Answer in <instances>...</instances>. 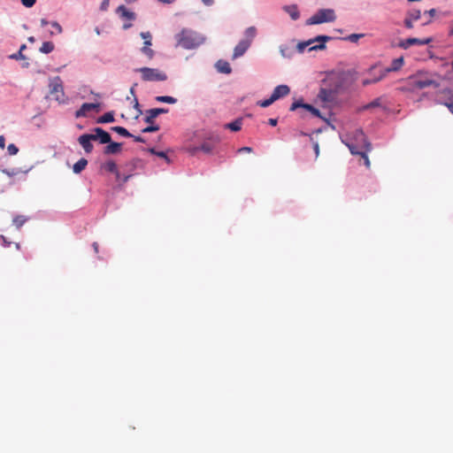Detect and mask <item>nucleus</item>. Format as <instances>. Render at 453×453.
Masks as SVG:
<instances>
[{"label": "nucleus", "instance_id": "f257e3e1", "mask_svg": "<svg viewBox=\"0 0 453 453\" xmlns=\"http://www.w3.org/2000/svg\"><path fill=\"white\" fill-rule=\"evenodd\" d=\"M177 41L185 49H194L204 42V37L195 31L183 29L177 35Z\"/></svg>", "mask_w": 453, "mask_h": 453}, {"label": "nucleus", "instance_id": "f03ea898", "mask_svg": "<svg viewBox=\"0 0 453 453\" xmlns=\"http://www.w3.org/2000/svg\"><path fill=\"white\" fill-rule=\"evenodd\" d=\"M335 19L336 15L333 9H320L309 18L305 24L307 26L319 25L326 22H334Z\"/></svg>", "mask_w": 453, "mask_h": 453}, {"label": "nucleus", "instance_id": "7ed1b4c3", "mask_svg": "<svg viewBox=\"0 0 453 453\" xmlns=\"http://www.w3.org/2000/svg\"><path fill=\"white\" fill-rule=\"evenodd\" d=\"M332 38L327 35H318L314 39L308 40L306 42H302L297 44V50L299 52H303V50L309 47V50H318L326 49L325 43L330 41Z\"/></svg>", "mask_w": 453, "mask_h": 453}, {"label": "nucleus", "instance_id": "20e7f679", "mask_svg": "<svg viewBox=\"0 0 453 453\" xmlns=\"http://www.w3.org/2000/svg\"><path fill=\"white\" fill-rule=\"evenodd\" d=\"M142 74V79L145 81H164L167 79V75L156 68L142 67L137 69Z\"/></svg>", "mask_w": 453, "mask_h": 453}, {"label": "nucleus", "instance_id": "39448f33", "mask_svg": "<svg viewBox=\"0 0 453 453\" xmlns=\"http://www.w3.org/2000/svg\"><path fill=\"white\" fill-rule=\"evenodd\" d=\"M411 88L422 89L427 87L438 88L439 83L430 78H421L418 76L410 77L408 80Z\"/></svg>", "mask_w": 453, "mask_h": 453}, {"label": "nucleus", "instance_id": "423d86ee", "mask_svg": "<svg viewBox=\"0 0 453 453\" xmlns=\"http://www.w3.org/2000/svg\"><path fill=\"white\" fill-rule=\"evenodd\" d=\"M220 142V138L219 135H212L209 138V141L203 142L200 147L196 148L195 150H202L204 153L210 154L212 152L216 144Z\"/></svg>", "mask_w": 453, "mask_h": 453}, {"label": "nucleus", "instance_id": "0eeeda50", "mask_svg": "<svg viewBox=\"0 0 453 453\" xmlns=\"http://www.w3.org/2000/svg\"><path fill=\"white\" fill-rule=\"evenodd\" d=\"M94 140L95 137L90 134H81L78 138L79 143L81 145V147L87 153H90L93 150V144L91 143V142Z\"/></svg>", "mask_w": 453, "mask_h": 453}, {"label": "nucleus", "instance_id": "6e6552de", "mask_svg": "<svg viewBox=\"0 0 453 453\" xmlns=\"http://www.w3.org/2000/svg\"><path fill=\"white\" fill-rule=\"evenodd\" d=\"M93 132L94 133L91 134L95 137L94 141H97L98 140L100 142V143H102V144L109 143L111 142V135L109 134V133H107L106 131H104L101 127L94 128Z\"/></svg>", "mask_w": 453, "mask_h": 453}, {"label": "nucleus", "instance_id": "1a4fd4ad", "mask_svg": "<svg viewBox=\"0 0 453 453\" xmlns=\"http://www.w3.org/2000/svg\"><path fill=\"white\" fill-rule=\"evenodd\" d=\"M168 111H169L168 109H165V108L150 109V110L146 111V117L144 119V121L148 124H153L154 119L156 118H158V115L163 114V113H167Z\"/></svg>", "mask_w": 453, "mask_h": 453}, {"label": "nucleus", "instance_id": "9d476101", "mask_svg": "<svg viewBox=\"0 0 453 453\" xmlns=\"http://www.w3.org/2000/svg\"><path fill=\"white\" fill-rule=\"evenodd\" d=\"M298 108L305 109L306 111H310L315 117H319V118L321 117L320 112L317 108L313 107L311 104H303L300 101L294 102L290 106V111H296Z\"/></svg>", "mask_w": 453, "mask_h": 453}, {"label": "nucleus", "instance_id": "9b49d317", "mask_svg": "<svg viewBox=\"0 0 453 453\" xmlns=\"http://www.w3.org/2000/svg\"><path fill=\"white\" fill-rule=\"evenodd\" d=\"M431 41H432V39H430V38L424 39V40L418 39V38H408L404 41H402L399 43V46L403 49H408L414 44H418V45L428 44L429 42H431Z\"/></svg>", "mask_w": 453, "mask_h": 453}, {"label": "nucleus", "instance_id": "f8f14e48", "mask_svg": "<svg viewBox=\"0 0 453 453\" xmlns=\"http://www.w3.org/2000/svg\"><path fill=\"white\" fill-rule=\"evenodd\" d=\"M318 98L323 103H331L335 98V93L332 89L322 88L318 94Z\"/></svg>", "mask_w": 453, "mask_h": 453}, {"label": "nucleus", "instance_id": "ddd939ff", "mask_svg": "<svg viewBox=\"0 0 453 453\" xmlns=\"http://www.w3.org/2000/svg\"><path fill=\"white\" fill-rule=\"evenodd\" d=\"M100 104H93V103H85L83 104L81 108L76 111L75 116L77 118L80 117H85L87 115V112L92 110H97L99 109Z\"/></svg>", "mask_w": 453, "mask_h": 453}, {"label": "nucleus", "instance_id": "4468645a", "mask_svg": "<svg viewBox=\"0 0 453 453\" xmlns=\"http://www.w3.org/2000/svg\"><path fill=\"white\" fill-rule=\"evenodd\" d=\"M290 88L288 85H279L273 89L271 96L276 101L281 97L288 96Z\"/></svg>", "mask_w": 453, "mask_h": 453}, {"label": "nucleus", "instance_id": "2eb2a0df", "mask_svg": "<svg viewBox=\"0 0 453 453\" xmlns=\"http://www.w3.org/2000/svg\"><path fill=\"white\" fill-rule=\"evenodd\" d=\"M116 12L122 19L130 21L135 19V13L127 10L125 5H119L117 8Z\"/></svg>", "mask_w": 453, "mask_h": 453}, {"label": "nucleus", "instance_id": "dca6fc26", "mask_svg": "<svg viewBox=\"0 0 453 453\" xmlns=\"http://www.w3.org/2000/svg\"><path fill=\"white\" fill-rule=\"evenodd\" d=\"M250 47V46L248 42H246L241 40L234 49L233 58L234 59L242 57Z\"/></svg>", "mask_w": 453, "mask_h": 453}, {"label": "nucleus", "instance_id": "f3484780", "mask_svg": "<svg viewBox=\"0 0 453 453\" xmlns=\"http://www.w3.org/2000/svg\"><path fill=\"white\" fill-rule=\"evenodd\" d=\"M348 146H349V148L350 150V152L352 154L360 155L362 157V158L364 159V163H365V166L366 167H370V160H369L368 156H367V151H369L371 150V144L370 143L365 142L366 150L363 151V152H360V151L357 150L354 146H351V145H348Z\"/></svg>", "mask_w": 453, "mask_h": 453}, {"label": "nucleus", "instance_id": "a211bd4d", "mask_svg": "<svg viewBox=\"0 0 453 453\" xmlns=\"http://www.w3.org/2000/svg\"><path fill=\"white\" fill-rule=\"evenodd\" d=\"M257 35V28L255 27H248L244 32V38L242 40L243 42H248L249 45L250 46L253 40L255 39Z\"/></svg>", "mask_w": 453, "mask_h": 453}, {"label": "nucleus", "instance_id": "6ab92c4d", "mask_svg": "<svg viewBox=\"0 0 453 453\" xmlns=\"http://www.w3.org/2000/svg\"><path fill=\"white\" fill-rule=\"evenodd\" d=\"M216 68L219 73L226 74H229L232 71L229 63L221 59L216 63Z\"/></svg>", "mask_w": 453, "mask_h": 453}, {"label": "nucleus", "instance_id": "aec40b11", "mask_svg": "<svg viewBox=\"0 0 453 453\" xmlns=\"http://www.w3.org/2000/svg\"><path fill=\"white\" fill-rule=\"evenodd\" d=\"M121 150V143L119 142H109L107 146L104 148V153L109 154H117Z\"/></svg>", "mask_w": 453, "mask_h": 453}, {"label": "nucleus", "instance_id": "412c9836", "mask_svg": "<svg viewBox=\"0 0 453 453\" xmlns=\"http://www.w3.org/2000/svg\"><path fill=\"white\" fill-rule=\"evenodd\" d=\"M50 87H51V89H50V93L51 94H63V86H62V83H61V80L59 77H57L54 79L53 82L50 84Z\"/></svg>", "mask_w": 453, "mask_h": 453}, {"label": "nucleus", "instance_id": "4be33fe9", "mask_svg": "<svg viewBox=\"0 0 453 453\" xmlns=\"http://www.w3.org/2000/svg\"><path fill=\"white\" fill-rule=\"evenodd\" d=\"M284 10L289 14L293 20H296L300 17V13L296 5L285 6Z\"/></svg>", "mask_w": 453, "mask_h": 453}, {"label": "nucleus", "instance_id": "5701e85b", "mask_svg": "<svg viewBox=\"0 0 453 453\" xmlns=\"http://www.w3.org/2000/svg\"><path fill=\"white\" fill-rule=\"evenodd\" d=\"M87 165L88 160L85 158H81L73 165V170L75 173H80L86 168Z\"/></svg>", "mask_w": 453, "mask_h": 453}, {"label": "nucleus", "instance_id": "b1692460", "mask_svg": "<svg viewBox=\"0 0 453 453\" xmlns=\"http://www.w3.org/2000/svg\"><path fill=\"white\" fill-rule=\"evenodd\" d=\"M403 65V58H398L392 61L390 67L388 68V72H395L399 70Z\"/></svg>", "mask_w": 453, "mask_h": 453}, {"label": "nucleus", "instance_id": "393cba45", "mask_svg": "<svg viewBox=\"0 0 453 453\" xmlns=\"http://www.w3.org/2000/svg\"><path fill=\"white\" fill-rule=\"evenodd\" d=\"M242 125V119H237L234 121L228 123L225 126L226 128L230 129L231 131L237 132L241 130Z\"/></svg>", "mask_w": 453, "mask_h": 453}, {"label": "nucleus", "instance_id": "a878e982", "mask_svg": "<svg viewBox=\"0 0 453 453\" xmlns=\"http://www.w3.org/2000/svg\"><path fill=\"white\" fill-rule=\"evenodd\" d=\"M106 171L116 174L117 179H120V173L118 171L117 165L113 161H109L104 165Z\"/></svg>", "mask_w": 453, "mask_h": 453}, {"label": "nucleus", "instance_id": "bb28decb", "mask_svg": "<svg viewBox=\"0 0 453 453\" xmlns=\"http://www.w3.org/2000/svg\"><path fill=\"white\" fill-rule=\"evenodd\" d=\"M114 121V115L112 111H109L97 119V123H111Z\"/></svg>", "mask_w": 453, "mask_h": 453}, {"label": "nucleus", "instance_id": "cd10ccee", "mask_svg": "<svg viewBox=\"0 0 453 453\" xmlns=\"http://www.w3.org/2000/svg\"><path fill=\"white\" fill-rule=\"evenodd\" d=\"M27 220V218L24 215H17L13 218L12 223L13 225L19 229Z\"/></svg>", "mask_w": 453, "mask_h": 453}, {"label": "nucleus", "instance_id": "c85d7f7f", "mask_svg": "<svg viewBox=\"0 0 453 453\" xmlns=\"http://www.w3.org/2000/svg\"><path fill=\"white\" fill-rule=\"evenodd\" d=\"M375 107H381V98L380 97H378V98L374 99L373 101H372L371 103L364 105L360 109V111L370 110V109H372Z\"/></svg>", "mask_w": 453, "mask_h": 453}, {"label": "nucleus", "instance_id": "c756f323", "mask_svg": "<svg viewBox=\"0 0 453 453\" xmlns=\"http://www.w3.org/2000/svg\"><path fill=\"white\" fill-rule=\"evenodd\" d=\"M156 101L158 103L175 104L177 99L170 96H157Z\"/></svg>", "mask_w": 453, "mask_h": 453}, {"label": "nucleus", "instance_id": "7c9ffc66", "mask_svg": "<svg viewBox=\"0 0 453 453\" xmlns=\"http://www.w3.org/2000/svg\"><path fill=\"white\" fill-rule=\"evenodd\" d=\"M54 47L55 46H54L53 42H44L40 48V51L44 54H49L51 51H53Z\"/></svg>", "mask_w": 453, "mask_h": 453}, {"label": "nucleus", "instance_id": "2f4dec72", "mask_svg": "<svg viewBox=\"0 0 453 453\" xmlns=\"http://www.w3.org/2000/svg\"><path fill=\"white\" fill-rule=\"evenodd\" d=\"M111 131L124 136V137H129V136H133V134L131 133H129L125 127H119V126H116V127H112L111 128Z\"/></svg>", "mask_w": 453, "mask_h": 453}, {"label": "nucleus", "instance_id": "473e14b6", "mask_svg": "<svg viewBox=\"0 0 453 453\" xmlns=\"http://www.w3.org/2000/svg\"><path fill=\"white\" fill-rule=\"evenodd\" d=\"M406 17L413 21H417L421 18V12L418 9L411 10L407 12Z\"/></svg>", "mask_w": 453, "mask_h": 453}, {"label": "nucleus", "instance_id": "72a5a7b5", "mask_svg": "<svg viewBox=\"0 0 453 453\" xmlns=\"http://www.w3.org/2000/svg\"><path fill=\"white\" fill-rule=\"evenodd\" d=\"M151 45H148V44H144L143 47L142 48V52L149 58V59H152L154 58V55H155V52L154 50L150 48Z\"/></svg>", "mask_w": 453, "mask_h": 453}, {"label": "nucleus", "instance_id": "f704fd0d", "mask_svg": "<svg viewBox=\"0 0 453 453\" xmlns=\"http://www.w3.org/2000/svg\"><path fill=\"white\" fill-rule=\"evenodd\" d=\"M140 35L144 40L143 44L152 45V35L150 32H142Z\"/></svg>", "mask_w": 453, "mask_h": 453}, {"label": "nucleus", "instance_id": "c9c22d12", "mask_svg": "<svg viewBox=\"0 0 453 453\" xmlns=\"http://www.w3.org/2000/svg\"><path fill=\"white\" fill-rule=\"evenodd\" d=\"M274 102H275V100L271 96L268 99L259 101L257 104L259 106H261L263 108H266V107L270 106L272 104H273Z\"/></svg>", "mask_w": 453, "mask_h": 453}, {"label": "nucleus", "instance_id": "e433bc0d", "mask_svg": "<svg viewBox=\"0 0 453 453\" xmlns=\"http://www.w3.org/2000/svg\"><path fill=\"white\" fill-rule=\"evenodd\" d=\"M362 37H364V34H351L346 37V40L351 42H357V41Z\"/></svg>", "mask_w": 453, "mask_h": 453}, {"label": "nucleus", "instance_id": "4c0bfd02", "mask_svg": "<svg viewBox=\"0 0 453 453\" xmlns=\"http://www.w3.org/2000/svg\"><path fill=\"white\" fill-rule=\"evenodd\" d=\"M7 151L9 155L14 156L19 152V148L15 144L11 143L7 147Z\"/></svg>", "mask_w": 453, "mask_h": 453}, {"label": "nucleus", "instance_id": "58836bf2", "mask_svg": "<svg viewBox=\"0 0 453 453\" xmlns=\"http://www.w3.org/2000/svg\"><path fill=\"white\" fill-rule=\"evenodd\" d=\"M159 130V126L158 125H153V124H150L149 127L143 128L142 130V133H151V132H156V131H158Z\"/></svg>", "mask_w": 453, "mask_h": 453}, {"label": "nucleus", "instance_id": "ea45409f", "mask_svg": "<svg viewBox=\"0 0 453 453\" xmlns=\"http://www.w3.org/2000/svg\"><path fill=\"white\" fill-rule=\"evenodd\" d=\"M109 5H110V0H104L100 5V10L103 12H105L108 10Z\"/></svg>", "mask_w": 453, "mask_h": 453}, {"label": "nucleus", "instance_id": "a19ab883", "mask_svg": "<svg viewBox=\"0 0 453 453\" xmlns=\"http://www.w3.org/2000/svg\"><path fill=\"white\" fill-rule=\"evenodd\" d=\"M404 26H405L408 29H411V28H413V20L406 17V18L404 19Z\"/></svg>", "mask_w": 453, "mask_h": 453}, {"label": "nucleus", "instance_id": "79ce46f5", "mask_svg": "<svg viewBox=\"0 0 453 453\" xmlns=\"http://www.w3.org/2000/svg\"><path fill=\"white\" fill-rule=\"evenodd\" d=\"M381 79H382V77L380 76V77H379L377 79H374V80H364L363 81V85L364 86H367V85H370L372 83H375V82L380 81Z\"/></svg>", "mask_w": 453, "mask_h": 453}, {"label": "nucleus", "instance_id": "37998d69", "mask_svg": "<svg viewBox=\"0 0 453 453\" xmlns=\"http://www.w3.org/2000/svg\"><path fill=\"white\" fill-rule=\"evenodd\" d=\"M51 26L56 29L58 34L62 33V31H63L62 27L57 21L51 22Z\"/></svg>", "mask_w": 453, "mask_h": 453}, {"label": "nucleus", "instance_id": "c03bdc74", "mask_svg": "<svg viewBox=\"0 0 453 453\" xmlns=\"http://www.w3.org/2000/svg\"><path fill=\"white\" fill-rule=\"evenodd\" d=\"M36 0H21V3L26 7H32Z\"/></svg>", "mask_w": 453, "mask_h": 453}, {"label": "nucleus", "instance_id": "a18cd8bd", "mask_svg": "<svg viewBox=\"0 0 453 453\" xmlns=\"http://www.w3.org/2000/svg\"><path fill=\"white\" fill-rule=\"evenodd\" d=\"M10 58H13V59H25L26 58L25 56L19 51L15 54H12Z\"/></svg>", "mask_w": 453, "mask_h": 453}, {"label": "nucleus", "instance_id": "49530a36", "mask_svg": "<svg viewBox=\"0 0 453 453\" xmlns=\"http://www.w3.org/2000/svg\"><path fill=\"white\" fill-rule=\"evenodd\" d=\"M134 107L137 111V115H136V118H137L138 116H140L142 113V111L140 109V104H139L138 100L136 98L134 99Z\"/></svg>", "mask_w": 453, "mask_h": 453}, {"label": "nucleus", "instance_id": "de8ad7c7", "mask_svg": "<svg viewBox=\"0 0 453 453\" xmlns=\"http://www.w3.org/2000/svg\"><path fill=\"white\" fill-rule=\"evenodd\" d=\"M238 152H239V153H242V152H248V153H250V152H252V148H250V147H242V148H240V149L238 150Z\"/></svg>", "mask_w": 453, "mask_h": 453}, {"label": "nucleus", "instance_id": "09e8293b", "mask_svg": "<svg viewBox=\"0 0 453 453\" xmlns=\"http://www.w3.org/2000/svg\"><path fill=\"white\" fill-rule=\"evenodd\" d=\"M157 156H158V157H160L162 158H165V160H167V162H169V158L167 157L165 152H164V151H157Z\"/></svg>", "mask_w": 453, "mask_h": 453}, {"label": "nucleus", "instance_id": "8fccbe9b", "mask_svg": "<svg viewBox=\"0 0 453 453\" xmlns=\"http://www.w3.org/2000/svg\"><path fill=\"white\" fill-rule=\"evenodd\" d=\"M131 137L134 138V140L137 142H145V140L142 136H136L133 134Z\"/></svg>", "mask_w": 453, "mask_h": 453}, {"label": "nucleus", "instance_id": "3c124183", "mask_svg": "<svg viewBox=\"0 0 453 453\" xmlns=\"http://www.w3.org/2000/svg\"><path fill=\"white\" fill-rule=\"evenodd\" d=\"M0 239L3 241V245H4V247H7V246H9V245H10V243H11V242H8V241L6 240V238H5L4 235H0Z\"/></svg>", "mask_w": 453, "mask_h": 453}, {"label": "nucleus", "instance_id": "603ef678", "mask_svg": "<svg viewBox=\"0 0 453 453\" xmlns=\"http://www.w3.org/2000/svg\"><path fill=\"white\" fill-rule=\"evenodd\" d=\"M5 147V139L4 135H0V148L4 149Z\"/></svg>", "mask_w": 453, "mask_h": 453}, {"label": "nucleus", "instance_id": "864d4df0", "mask_svg": "<svg viewBox=\"0 0 453 453\" xmlns=\"http://www.w3.org/2000/svg\"><path fill=\"white\" fill-rule=\"evenodd\" d=\"M206 6H211L214 4V0H201Z\"/></svg>", "mask_w": 453, "mask_h": 453}, {"label": "nucleus", "instance_id": "5fc2aeb1", "mask_svg": "<svg viewBox=\"0 0 453 453\" xmlns=\"http://www.w3.org/2000/svg\"><path fill=\"white\" fill-rule=\"evenodd\" d=\"M445 105L448 107L449 111L453 114V101L449 103H445Z\"/></svg>", "mask_w": 453, "mask_h": 453}, {"label": "nucleus", "instance_id": "6e6d98bb", "mask_svg": "<svg viewBox=\"0 0 453 453\" xmlns=\"http://www.w3.org/2000/svg\"><path fill=\"white\" fill-rule=\"evenodd\" d=\"M268 123H269V125L275 127L277 125V119H269Z\"/></svg>", "mask_w": 453, "mask_h": 453}, {"label": "nucleus", "instance_id": "4d7b16f0", "mask_svg": "<svg viewBox=\"0 0 453 453\" xmlns=\"http://www.w3.org/2000/svg\"><path fill=\"white\" fill-rule=\"evenodd\" d=\"M313 149H314V151L316 153V155L318 156L319 153V144L318 142H315L314 145H313Z\"/></svg>", "mask_w": 453, "mask_h": 453}, {"label": "nucleus", "instance_id": "13d9d810", "mask_svg": "<svg viewBox=\"0 0 453 453\" xmlns=\"http://www.w3.org/2000/svg\"><path fill=\"white\" fill-rule=\"evenodd\" d=\"M426 13H428L430 15V17H434L436 13V10L435 9H430L429 11L426 12Z\"/></svg>", "mask_w": 453, "mask_h": 453}, {"label": "nucleus", "instance_id": "bf43d9fd", "mask_svg": "<svg viewBox=\"0 0 453 453\" xmlns=\"http://www.w3.org/2000/svg\"><path fill=\"white\" fill-rule=\"evenodd\" d=\"M357 134L358 136H360V138L365 142V134H364V133H363V131H362V130H357Z\"/></svg>", "mask_w": 453, "mask_h": 453}, {"label": "nucleus", "instance_id": "052dcab7", "mask_svg": "<svg viewBox=\"0 0 453 453\" xmlns=\"http://www.w3.org/2000/svg\"><path fill=\"white\" fill-rule=\"evenodd\" d=\"M159 2L163 3V4H173V2H175L176 0H158Z\"/></svg>", "mask_w": 453, "mask_h": 453}, {"label": "nucleus", "instance_id": "680f3d73", "mask_svg": "<svg viewBox=\"0 0 453 453\" xmlns=\"http://www.w3.org/2000/svg\"><path fill=\"white\" fill-rule=\"evenodd\" d=\"M92 246H93V249H94L95 252L97 253L98 252V243L97 242H94L92 244Z\"/></svg>", "mask_w": 453, "mask_h": 453}, {"label": "nucleus", "instance_id": "e2e57ef3", "mask_svg": "<svg viewBox=\"0 0 453 453\" xmlns=\"http://www.w3.org/2000/svg\"><path fill=\"white\" fill-rule=\"evenodd\" d=\"M131 175H125L124 177H122V179L120 178L119 180H122V182H127L128 180V179L130 178Z\"/></svg>", "mask_w": 453, "mask_h": 453}, {"label": "nucleus", "instance_id": "0e129e2a", "mask_svg": "<svg viewBox=\"0 0 453 453\" xmlns=\"http://www.w3.org/2000/svg\"><path fill=\"white\" fill-rule=\"evenodd\" d=\"M40 22L42 27H45L46 25H48V21L45 19H42Z\"/></svg>", "mask_w": 453, "mask_h": 453}, {"label": "nucleus", "instance_id": "69168bd1", "mask_svg": "<svg viewBox=\"0 0 453 453\" xmlns=\"http://www.w3.org/2000/svg\"><path fill=\"white\" fill-rule=\"evenodd\" d=\"M149 152L151 154H154V155H157V151H156V150L154 148L149 149Z\"/></svg>", "mask_w": 453, "mask_h": 453}, {"label": "nucleus", "instance_id": "338daca9", "mask_svg": "<svg viewBox=\"0 0 453 453\" xmlns=\"http://www.w3.org/2000/svg\"><path fill=\"white\" fill-rule=\"evenodd\" d=\"M26 48H27L26 44H22V45L20 46V48H19V51L22 53V51H23Z\"/></svg>", "mask_w": 453, "mask_h": 453}, {"label": "nucleus", "instance_id": "774afa93", "mask_svg": "<svg viewBox=\"0 0 453 453\" xmlns=\"http://www.w3.org/2000/svg\"><path fill=\"white\" fill-rule=\"evenodd\" d=\"M449 35H453V21L451 22V28L449 30Z\"/></svg>", "mask_w": 453, "mask_h": 453}]
</instances>
